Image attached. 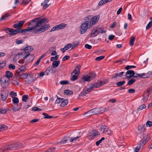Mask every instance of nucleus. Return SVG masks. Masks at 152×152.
<instances>
[{
	"label": "nucleus",
	"mask_w": 152,
	"mask_h": 152,
	"mask_svg": "<svg viewBox=\"0 0 152 152\" xmlns=\"http://www.w3.org/2000/svg\"><path fill=\"white\" fill-rule=\"evenodd\" d=\"M105 110L106 109L105 108H98V114H100L103 113L105 111Z\"/></svg>",
	"instance_id": "32"
},
{
	"label": "nucleus",
	"mask_w": 152,
	"mask_h": 152,
	"mask_svg": "<svg viewBox=\"0 0 152 152\" xmlns=\"http://www.w3.org/2000/svg\"><path fill=\"white\" fill-rule=\"evenodd\" d=\"M99 134V132L97 131H91L89 132L87 137L89 139L92 140L95 137Z\"/></svg>",
	"instance_id": "9"
},
{
	"label": "nucleus",
	"mask_w": 152,
	"mask_h": 152,
	"mask_svg": "<svg viewBox=\"0 0 152 152\" xmlns=\"http://www.w3.org/2000/svg\"><path fill=\"white\" fill-rule=\"evenodd\" d=\"M42 115H44V118H51L53 117L52 116L49 115L45 113H43Z\"/></svg>",
	"instance_id": "45"
},
{
	"label": "nucleus",
	"mask_w": 152,
	"mask_h": 152,
	"mask_svg": "<svg viewBox=\"0 0 152 152\" xmlns=\"http://www.w3.org/2000/svg\"><path fill=\"white\" fill-rule=\"evenodd\" d=\"M15 73V75L16 77H19V78L22 79H25L27 78L28 76V74L26 73Z\"/></svg>",
	"instance_id": "15"
},
{
	"label": "nucleus",
	"mask_w": 152,
	"mask_h": 152,
	"mask_svg": "<svg viewBox=\"0 0 152 152\" xmlns=\"http://www.w3.org/2000/svg\"><path fill=\"white\" fill-rule=\"evenodd\" d=\"M79 138V137H75L70 138V141L71 142L75 141L76 142V141Z\"/></svg>",
	"instance_id": "46"
},
{
	"label": "nucleus",
	"mask_w": 152,
	"mask_h": 152,
	"mask_svg": "<svg viewBox=\"0 0 152 152\" xmlns=\"http://www.w3.org/2000/svg\"><path fill=\"white\" fill-rule=\"evenodd\" d=\"M34 56L32 54H31L30 53L25 54L23 57V59H20V60H23L25 62V65H27L28 63L31 62L33 60L34 58Z\"/></svg>",
	"instance_id": "4"
},
{
	"label": "nucleus",
	"mask_w": 152,
	"mask_h": 152,
	"mask_svg": "<svg viewBox=\"0 0 152 152\" xmlns=\"http://www.w3.org/2000/svg\"><path fill=\"white\" fill-rule=\"evenodd\" d=\"M72 46V44L71 43H69L66 45L63 48H61V50L63 53L65 51Z\"/></svg>",
	"instance_id": "22"
},
{
	"label": "nucleus",
	"mask_w": 152,
	"mask_h": 152,
	"mask_svg": "<svg viewBox=\"0 0 152 152\" xmlns=\"http://www.w3.org/2000/svg\"><path fill=\"white\" fill-rule=\"evenodd\" d=\"M59 57L58 55H56L55 57H51V58L50 60L51 61H53L54 60H57Z\"/></svg>",
	"instance_id": "58"
},
{
	"label": "nucleus",
	"mask_w": 152,
	"mask_h": 152,
	"mask_svg": "<svg viewBox=\"0 0 152 152\" xmlns=\"http://www.w3.org/2000/svg\"><path fill=\"white\" fill-rule=\"evenodd\" d=\"M89 23V21H86L81 24L80 29V31L81 34H83L86 32L88 26L90 27Z\"/></svg>",
	"instance_id": "3"
},
{
	"label": "nucleus",
	"mask_w": 152,
	"mask_h": 152,
	"mask_svg": "<svg viewBox=\"0 0 152 152\" xmlns=\"http://www.w3.org/2000/svg\"><path fill=\"white\" fill-rule=\"evenodd\" d=\"M59 61H54L52 64V66L53 67H57L60 64Z\"/></svg>",
	"instance_id": "34"
},
{
	"label": "nucleus",
	"mask_w": 152,
	"mask_h": 152,
	"mask_svg": "<svg viewBox=\"0 0 152 152\" xmlns=\"http://www.w3.org/2000/svg\"><path fill=\"white\" fill-rule=\"evenodd\" d=\"M25 52H21L20 53L16 56H15L13 58V61L15 62H16L17 60L19 59L20 58L23 57L25 55Z\"/></svg>",
	"instance_id": "14"
},
{
	"label": "nucleus",
	"mask_w": 152,
	"mask_h": 152,
	"mask_svg": "<svg viewBox=\"0 0 152 152\" xmlns=\"http://www.w3.org/2000/svg\"><path fill=\"white\" fill-rule=\"evenodd\" d=\"M17 77H13L12 80V84L15 85H18L19 84V81L17 78Z\"/></svg>",
	"instance_id": "24"
},
{
	"label": "nucleus",
	"mask_w": 152,
	"mask_h": 152,
	"mask_svg": "<svg viewBox=\"0 0 152 152\" xmlns=\"http://www.w3.org/2000/svg\"><path fill=\"white\" fill-rule=\"evenodd\" d=\"M10 79L4 76H3L1 79V86L4 88L7 87L9 83Z\"/></svg>",
	"instance_id": "8"
},
{
	"label": "nucleus",
	"mask_w": 152,
	"mask_h": 152,
	"mask_svg": "<svg viewBox=\"0 0 152 152\" xmlns=\"http://www.w3.org/2000/svg\"><path fill=\"white\" fill-rule=\"evenodd\" d=\"M21 29H11L10 32L9 33V35L10 36H13L17 34L20 32Z\"/></svg>",
	"instance_id": "16"
},
{
	"label": "nucleus",
	"mask_w": 152,
	"mask_h": 152,
	"mask_svg": "<svg viewBox=\"0 0 152 152\" xmlns=\"http://www.w3.org/2000/svg\"><path fill=\"white\" fill-rule=\"evenodd\" d=\"M28 98V95H24L22 96V100L24 102H26Z\"/></svg>",
	"instance_id": "48"
},
{
	"label": "nucleus",
	"mask_w": 152,
	"mask_h": 152,
	"mask_svg": "<svg viewBox=\"0 0 152 152\" xmlns=\"http://www.w3.org/2000/svg\"><path fill=\"white\" fill-rule=\"evenodd\" d=\"M149 91H148V92L145 94L143 95V97L142 100L144 101H146L148 99V97L149 96Z\"/></svg>",
	"instance_id": "33"
},
{
	"label": "nucleus",
	"mask_w": 152,
	"mask_h": 152,
	"mask_svg": "<svg viewBox=\"0 0 152 152\" xmlns=\"http://www.w3.org/2000/svg\"><path fill=\"white\" fill-rule=\"evenodd\" d=\"M25 20H23L20 21L18 23L15 24L14 26V27L15 28H18L21 27L23 24L25 22Z\"/></svg>",
	"instance_id": "19"
},
{
	"label": "nucleus",
	"mask_w": 152,
	"mask_h": 152,
	"mask_svg": "<svg viewBox=\"0 0 152 152\" xmlns=\"http://www.w3.org/2000/svg\"><path fill=\"white\" fill-rule=\"evenodd\" d=\"M29 28L28 27L26 29H24L23 30H21V31L20 32H21L23 34H25L26 32H27L28 31H30L29 30Z\"/></svg>",
	"instance_id": "55"
},
{
	"label": "nucleus",
	"mask_w": 152,
	"mask_h": 152,
	"mask_svg": "<svg viewBox=\"0 0 152 152\" xmlns=\"http://www.w3.org/2000/svg\"><path fill=\"white\" fill-rule=\"evenodd\" d=\"M8 95V91L6 90H2L1 92V99L5 101L7 99Z\"/></svg>",
	"instance_id": "11"
},
{
	"label": "nucleus",
	"mask_w": 152,
	"mask_h": 152,
	"mask_svg": "<svg viewBox=\"0 0 152 152\" xmlns=\"http://www.w3.org/2000/svg\"><path fill=\"white\" fill-rule=\"evenodd\" d=\"M104 58V56H101L96 58L95 60L97 61H99L103 59Z\"/></svg>",
	"instance_id": "56"
},
{
	"label": "nucleus",
	"mask_w": 152,
	"mask_h": 152,
	"mask_svg": "<svg viewBox=\"0 0 152 152\" xmlns=\"http://www.w3.org/2000/svg\"><path fill=\"white\" fill-rule=\"evenodd\" d=\"M96 29L98 34L100 33H101V34H103L105 33V31L103 30V29L102 28H98Z\"/></svg>",
	"instance_id": "44"
},
{
	"label": "nucleus",
	"mask_w": 152,
	"mask_h": 152,
	"mask_svg": "<svg viewBox=\"0 0 152 152\" xmlns=\"http://www.w3.org/2000/svg\"><path fill=\"white\" fill-rule=\"evenodd\" d=\"M146 107V106L145 105V104H143L139 107V108L137 109V111H140L142 110L143 109L145 108Z\"/></svg>",
	"instance_id": "41"
},
{
	"label": "nucleus",
	"mask_w": 152,
	"mask_h": 152,
	"mask_svg": "<svg viewBox=\"0 0 152 152\" xmlns=\"http://www.w3.org/2000/svg\"><path fill=\"white\" fill-rule=\"evenodd\" d=\"M81 66L80 65H78L75 67V69L72 72L71 75H78L80 73V71Z\"/></svg>",
	"instance_id": "18"
},
{
	"label": "nucleus",
	"mask_w": 152,
	"mask_h": 152,
	"mask_svg": "<svg viewBox=\"0 0 152 152\" xmlns=\"http://www.w3.org/2000/svg\"><path fill=\"white\" fill-rule=\"evenodd\" d=\"M94 88H95V86L94 84H91L88 85L86 87L83 89L80 95L81 96H85L88 93L90 92Z\"/></svg>",
	"instance_id": "5"
},
{
	"label": "nucleus",
	"mask_w": 152,
	"mask_h": 152,
	"mask_svg": "<svg viewBox=\"0 0 152 152\" xmlns=\"http://www.w3.org/2000/svg\"><path fill=\"white\" fill-rule=\"evenodd\" d=\"M135 81V80L134 79H131L129 80L128 83V85L130 86L132 84L134 83Z\"/></svg>",
	"instance_id": "51"
},
{
	"label": "nucleus",
	"mask_w": 152,
	"mask_h": 152,
	"mask_svg": "<svg viewBox=\"0 0 152 152\" xmlns=\"http://www.w3.org/2000/svg\"><path fill=\"white\" fill-rule=\"evenodd\" d=\"M146 125L147 126H152V122L149 121H148L146 123Z\"/></svg>",
	"instance_id": "64"
},
{
	"label": "nucleus",
	"mask_w": 152,
	"mask_h": 152,
	"mask_svg": "<svg viewBox=\"0 0 152 152\" xmlns=\"http://www.w3.org/2000/svg\"><path fill=\"white\" fill-rule=\"evenodd\" d=\"M20 108H18L17 107L12 106V109L15 112L17 111H18Z\"/></svg>",
	"instance_id": "62"
},
{
	"label": "nucleus",
	"mask_w": 152,
	"mask_h": 152,
	"mask_svg": "<svg viewBox=\"0 0 152 152\" xmlns=\"http://www.w3.org/2000/svg\"><path fill=\"white\" fill-rule=\"evenodd\" d=\"M106 126L105 125L102 126L101 127V131L102 132V133H103L105 132V130L106 129Z\"/></svg>",
	"instance_id": "54"
},
{
	"label": "nucleus",
	"mask_w": 152,
	"mask_h": 152,
	"mask_svg": "<svg viewBox=\"0 0 152 152\" xmlns=\"http://www.w3.org/2000/svg\"><path fill=\"white\" fill-rule=\"evenodd\" d=\"M22 147V144L19 142H17L3 147L1 148V150L3 152L9 151H15Z\"/></svg>",
	"instance_id": "2"
},
{
	"label": "nucleus",
	"mask_w": 152,
	"mask_h": 152,
	"mask_svg": "<svg viewBox=\"0 0 152 152\" xmlns=\"http://www.w3.org/2000/svg\"><path fill=\"white\" fill-rule=\"evenodd\" d=\"M12 101L14 103L18 104L19 102V100L18 99L15 97H14L12 98Z\"/></svg>",
	"instance_id": "47"
},
{
	"label": "nucleus",
	"mask_w": 152,
	"mask_h": 152,
	"mask_svg": "<svg viewBox=\"0 0 152 152\" xmlns=\"http://www.w3.org/2000/svg\"><path fill=\"white\" fill-rule=\"evenodd\" d=\"M12 76L13 74L12 73L9 71H7L6 72L5 75H4L5 76L8 78L9 79L10 78V77H12Z\"/></svg>",
	"instance_id": "29"
},
{
	"label": "nucleus",
	"mask_w": 152,
	"mask_h": 152,
	"mask_svg": "<svg viewBox=\"0 0 152 152\" xmlns=\"http://www.w3.org/2000/svg\"><path fill=\"white\" fill-rule=\"evenodd\" d=\"M68 103V100L67 99H62L60 105L61 107H64L66 106Z\"/></svg>",
	"instance_id": "26"
},
{
	"label": "nucleus",
	"mask_w": 152,
	"mask_h": 152,
	"mask_svg": "<svg viewBox=\"0 0 152 152\" xmlns=\"http://www.w3.org/2000/svg\"><path fill=\"white\" fill-rule=\"evenodd\" d=\"M99 18V16L97 15L95 16L93 18L90 22V27H91L94 25L98 22Z\"/></svg>",
	"instance_id": "13"
},
{
	"label": "nucleus",
	"mask_w": 152,
	"mask_h": 152,
	"mask_svg": "<svg viewBox=\"0 0 152 152\" xmlns=\"http://www.w3.org/2000/svg\"><path fill=\"white\" fill-rule=\"evenodd\" d=\"M60 83L61 84L65 85L68 83V82L66 80H62L60 82Z\"/></svg>",
	"instance_id": "59"
},
{
	"label": "nucleus",
	"mask_w": 152,
	"mask_h": 152,
	"mask_svg": "<svg viewBox=\"0 0 152 152\" xmlns=\"http://www.w3.org/2000/svg\"><path fill=\"white\" fill-rule=\"evenodd\" d=\"M125 83V81H120L116 83V85L118 87H120L124 85Z\"/></svg>",
	"instance_id": "40"
},
{
	"label": "nucleus",
	"mask_w": 152,
	"mask_h": 152,
	"mask_svg": "<svg viewBox=\"0 0 152 152\" xmlns=\"http://www.w3.org/2000/svg\"><path fill=\"white\" fill-rule=\"evenodd\" d=\"M15 68V66L12 64H10L9 66V68L10 69H12V70H14Z\"/></svg>",
	"instance_id": "60"
},
{
	"label": "nucleus",
	"mask_w": 152,
	"mask_h": 152,
	"mask_svg": "<svg viewBox=\"0 0 152 152\" xmlns=\"http://www.w3.org/2000/svg\"><path fill=\"white\" fill-rule=\"evenodd\" d=\"M145 142H143L142 143L140 144V146L137 147L134 150V152H138L139 150H140L141 147V146H143L145 145Z\"/></svg>",
	"instance_id": "31"
},
{
	"label": "nucleus",
	"mask_w": 152,
	"mask_h": 152,
	"mask_svg": "<svg viewBox=\"0 0 152 152\" xmlns=\"http://www.w3.org/2000/svg\"><path fill=\"white\" fill-rule=\"evenodd\" d=\"M134 72L132 70H129L126 72V76L128 78H131L134 75Z\"/></svg>",
	"instance_id": "20"
},
{
	"label": "nucleus",
	"mask_w": 152,
	"mask_h": 152,
	"mask_svg": "<svg viewBox=\"0 0 152 152\" xmlns=\"http://www.w3.org/2000/svg\"><path fill=\"white\" fill-rule=\"evenodd\" d=\"M18 63L21 64H23V65L17 71L16 73H22L25 71L26 69V66L27 65H25V62L23 60H19L18 61Z\"/></svg>",
	"instance_id": "6"
},
{
	"label": "nucleus",
	"mask_w": 152,
	"mask_h": 152,
	"mask_svg": "<svg viewBox=\"0 0 152 152\" xmlns=\"http://www.w3.org/2000/svg\"><path fill=\"white\" fill-rule=\"evenodd\" d=\"M136 67V66H133V65H132V66H129V65H128V66H127L126 67H125V68L126 69V70H129V69H131L132 68H135Z\"/></svg>",
	"instance_id": "52"
},
{
	"label": "nucleus",
	"mask_w": 152,
	"mask_h": 152,
	"mask_svg": "<svg viewBox=\"0 0 152 152\" xmlns=\"http://www.w3.org/2000/svg\"><path fill=\"white\" fill-rule=\"evenodd\" d=\"M50 27L49 24H47L42 26L40 28L34 30V32L35 34L37 33L38 32H44Z\"/></svg>",
	"instance_id": "7"
},
{
	"label": "nucleus",
	"mask_w": 152,
	"mask_h": 152,
	"mask_svg": "<svg viewBox=\"0 0 152 152\" xmlns=\"http://www.w3.org/2000/svg\"><path fill=\"white\" fill-rule=\"evenodd\" d=\"M104 132H105L107 134H110L112 133V131L110 129L107 128L106 129Z\"/></svg>",
	"instance_id": "57"
},
{
	"label": "nucleus",
	"mask_w": 152,
	"mask_h": 152,
	"mask_svg": "<svg viewBox=\"0 0 152 152\" xmlns=\"http://www.w3.org/2000/svg\"><path fill=\"white\" fill-rule=\"evenodd\" d=\"M69 58L70 56H65L62 58V60L63 61H64L69 59Z\"/></svg>",
	"instance_id": "63"
},
{
	"label": "nucleus",
	"mask_w": 152,
	"mask_h": 152,
	"mask_svg": "<svg viewBox=\"0 0 152 152\" xmlns=\"http://www.w3.org/2000/svg\"><path fill=\"white\" fill-rule=\"evenodd\" d=\"M98 33L97 32V29L95 30H93L92 31L91 37H94L98 35Z\"/></svg>",
	"instance_id": "30"
},
{
	"label": "nucleus",
	"mask_w": 152,
	"mask_h": 152,
	"mask_svg": "<svg viewBox=\"0 0 152 152\" xmlns=\"http://www.w3.org/2000/svg\"><path fill=\"white\" fill-rule=\"evenodd\" d=\"M112 0H101L98 3V5L100 6L104 4L111 1Z\"/></svg>",
	"instance_id": "27"
},
{
	"label": "nucleus",
	"mask_w": 152,
	"mask_h": 152,
	"mask_svg": "<svg viewBox=\"0 0 152 152\" xmlns=\"http://www.w3.org/2000/svg\"><path fill=\"white\" fill-rule=\"evenodd\" d=\"M7 129V126L4 125H0V131L5 130Z\"/></svg>",
	"instance_id": "35"
},
{
	"label": "nucleus",
	"mask_w": 152,
	"mask_h": 152,
	"mask_svg": "<svg viewBox=\"0 0 152 152\" xmlns=\"http://www.w3.org/2000/svg\"><path fill=\"white\" fill-rule=\"evenodd\" d=\"M33 50V48L31 46H27L25 48L22 52H25V54L32 51Z\"/></svg>",
	"instance_id": "21"
},
{
	"label": "nucleus",
	"mask_w": 152,
	"mask_h": 152,
	"mask_svg": "<svg viewBox=\"0 0 152 152\" xmlns=\"http://www.w3.org/2000/svg\"><path fill=\"white\" fill-rule=\"evenodd\" d=\"M7 112V110L5 109L0 108V113L2 114H4L6 113Z\"/></svg>",
	"instance_id": "53"
},
{
	"label": "nucleus",
	"mask_w": 152,
	"mask_h": 152,
	"mask_svg": "<svg viewBox=\"0 0 152 152\" xmlns=\"http://www.w3.org/2000/svg\"><path fill=\"white\" fill-rule=\"evenodd\" d=\"M64 93L67 95H71L73 94V92L69 90H66L64 91Z\"/></svg>",
	"instance_id": "36"
},
{
	"label": "nucleus",
	"mask_w": 152,
	"mask_h": 152,
	"mask_svg": "<svg viewBox=\"0 0 152 152\" xmlns=\"http://www.w3.org/2000/svg\"><path fill=\"white\" fill-rule=\"evenodd\" d=\"M66 26V25L62 23L59 24V25H56L53 27L50 31V32L53 31H55L61 29H63L65 28Z\"/></svg>",
	"instance_id": "12"
},
{
	"label": "nucleus",
	"mask_w": 152,
	"mask_h": 152,
	"mask_svg": "<svg viewBox=\"0 0 152 152\" xmlns=\"http://www.w3.org/2000/svg\"><path fill=\"white\" fill-rule=\"evenodd\" d=\"M10 96L12 97V98H13V96H17V94L16 93H15L13 91H11L10 93L9 94Z\"/></svg>",
	"instance_id": "49"
},
{
	"label": "nucleus",
	"mask_w": 152,
	"mask_h": 152,
	"mask_svg": "<svg viewBox=\"0 0 152 152\" xmlns=\"http://www.w3.org/2000/svg\"><path fill=\"white\" fill-rule=\"evenodd\" d=\"M142 78H146L151 77L152 75V72L151 71H149L147 73H143L141 74Z\"/></svg>",
	"instance_id": "23"
},
{
	"label": "nucleus",
	"mask_w": 152,
	"mask_h": 152,
	"mask_svg": "<svg viewBox=\"0 0 152 152\" xmlns=\"http://www.w3.org/2000/svg\"><path fill=\"white\" fill-rule=\"evenodd\" d=\"M106 82L104 81L102 82V81H99V82H98V83H97L94 85L95 86V88H97L102 86L104 84H105Z\"/></svg>",
	"instance_id": "28"
},
{
	"label": "nucleus",
	"mask_w": 152,
	"mask_h": 152,
	"mask_svg": "<svg viewBox=\"0 0 152 152\" xmlns=\"http://www.w3.org/2000/svg\"><path fill=\"white\" fill-rule=\"evenodd\" d=\"M62 99L61 98H58L55 101V103L59 104V103H61V102L62 100Z\"/></svg>",
	"instance_id": "61"
},
{
	"label": "nucleus",
	"mask_w": 152,
	"mask_h": 152,
	"mask_svg": "<svg viewBox=\"0 0 152 152\" xmlns=\"http://www.w3.org/2000/svg\"><path fill=\"white\" fill-rule=\"evenodd\" d=\"M135 39V37H133L130 39L129 41V44L131 46H132L134 44V42Z\"/></svg>",
	"instance_id": "38"
},
{
	"label": "nucleus",
	"mask_w": 152,
	"mask_h": 152,
	"mask_svg": "<svg viewBox=\"0 0 152 152\" xmlns=\"http://www.w3.org/2000/svg\"><path fill=\"white\" fill-rule=\"evenodd\" d=\"M9 16L8 14L6 13L3 15L1 18L0 20H4L7 19V17Z\"/></svg>",
	"instance_id": "43"
},
{
	"label": "nucleus",
	"mask_w": 152,
	"mask_h": 152,
	"mask_svg": "<svg viewBox=\"0 0 152 152\" xmlns=\"http://www.w3.org/2000/svg\"><path fill=\"white\" fill-rule=\"evenodd\" d=\"M152 25V21H151L149 23L147 24L146 27V29L147 30H148L151 27Z\"/></svg>",
	"instance_id": "50"
},
{
	"label": "nucleus",
	"mask_w": 152,
	"mask_h": 152,
	"mask_svg": "<svg viewBox=\"0 0 152 152\" xmlns=\"http://www.w3.org/2000/svg\"><path fill=\"white\" fill-rule=\"evenodd\" d=\"M96 76V74L91 73L89 75L87 76H84L82 77V79L84 81H89L93 79Z\"/></svg>",
	"instance_id": "10"
},
{
	"label": "nucleus",
	"mask_w": 152,
	"mask_h": 152,
	"mask_svg": "<svg viewBox=\"0 0 152 152\" xmlns=\"http://www.w3.org/2000/svg\"><path fill=\"white\" fill-rule=\"evenodd\" d=\"M67 139L66 138H64L63 139H62L61 141L58 142V144H60V145L64 144L66 143V142L67 141Z\"/></svg>",
	"instance_id": "39"
},
{
	"label": "nucleus",
	"mask_w": 152,
	"mask_h": 152,
	"mask_svg": "<svg viewBox=\"0 0 152 152\" xmlns=\"http://www.w3.org/2000/svg\"><path fill=\"white\" fill-rule=\"evenodd\" d=\"M83 115H85V117H87L90 116L92 115L93 114H92L90 110L88 111V112H86L85 113H84Z\"/></svg>",
	"instance_id": "42"
},
{
	"label": "nucleus",
	"mask_w": 152,
	"mask_h": 152,
	"mask_svg": "<svg viewBox=\"0 0 152 152\" xmlns=\"http://www.w3.org/2000/svg\"><path fill=\"white\" fill-rule=\"evenodd\" d=\"M56 71V70L53 68V67H49L45 71V73L46 75H48L49 74V72L52 73H55Z\"/></svg>",
	"instance_id": "17"
},
{
	"label": "nucleus",
	"mask_w": 152,
	"mask_h": 152,
	"mask_svg": "<svg viewBox=\"0 0 152 152\" xmlns=\"http://www.w3.org/2000/svg\"><path fill=\"white\" fill-rule=\"evenodd\" d=\"M48 22V20L46 18L42 19L40 18H35L32 20L30 22L28 27L30 31H31L34 28H37L41 26L44 24H45Z\"/></svg>",
	"instance_id": "1"
},
{
	"label": "nucleus",
	"mask_w": 152,
	"mask_h": 152,
	"mask_svg": "<svg viewBox=\"0 0 152 152\" xmlns=\"http://www.w3.org/2000/svg\"><path fill=\"white\" fill-rule=\"evenodd\" d=\"M72 77L70 79L72 81H75L77 78L78 75H72Z\"/></svg>",
	"instance_id": "37"
},
{
	"label": "nucleus",
	"mask_w": 152,
	"mask_h": 152,
	"mask_svg": "<svg viewBox=\"0 0 152 152\" xmlns=\"http://www.w3.org/2000/svg\"><path fill=\"white\" fill-rule=\"evenodd\" d=\"M33 80V77L31 75H29L27 79L26 80V82L28 84H31Z\"/></svg>",
	"instance_id": "25"
}]
</instances>
